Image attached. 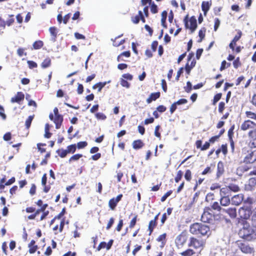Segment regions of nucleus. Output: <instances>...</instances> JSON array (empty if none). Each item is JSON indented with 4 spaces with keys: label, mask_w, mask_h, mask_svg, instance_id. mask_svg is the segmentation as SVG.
<instances>
[{
    "label": "nucleus",
    "mask_w": 256,
    "mask_h": 256,
    "mask_svg": "<svg viewBox=\"0 0 256 256\" xmlns=\"http://www.w3.org/2000/svg\"><path fill=\"white\" fill-rule=\"evenodd\" d=\"M240 236L246 240L251 241L256 240V228L252 227L245 224L238 232Z\"/></svg>",
    "instance_id": "1"
},
{
    "label": "nucleus",
    "mask_w": 256,
    "mask_h": 256,
    "mask_svg": "<svg viewBox=\"0 0 256 256\" xmlns=\"http://www.w3.org/2000/svg\"><path fill=\"white\" fill-rule=\"evenodd\" d=\"M190 232L193 234H200L202 236H208L210 228L206 224L202 223H194L192 224L190 228Z\"/></svg>",
    "instance_id": "2"
},
{
    "label": "nucleus",
    "mask_w": 256,
    "mask_h": 256,
    "mask_svg": "<svg viewBox=\"0 0 256 256\" xmlns=\"http://www.w3.org/2000/svg\"><path fill=\"white\" fill-rule=\"evenodd\" d=\"M212 212V210L210 208H205L201 216L202 221L204 222H211L212 221L214 217V214Z\"/></svg>",
    "instance_id": "3"
},
{
    "label": "nucleus",
    "mask_w": 256,
    "mask_h": 256,
    "mask_svg": "<svg viewBox=\"0 0 256 256\" xmlns=\"http://www.w3.org/2000/svg\"><path fill=\"white\" fill-rule=\"evenodd\" d=\"M243 200L244 201V202H247L249 204H251L252 202V200L250 198H248L246 200H244V196L242 194H238L232 196V198L231 202L232 204L238 206Z\"/></svg>",
    "instance_id": "4"
},
{
    "label": "nucleus",
    "mask_w": 256,
    "mask_h": 256,
    "mask_svg": "<svg viewBox=\"0 0 256 256\" xmlns=\"http://www.w3.org/2000/svg\"><path fill=\"white\" fill-rule=\"evenodd\" d=\"M251 214V209L249 206L240 208L238 210L240 216L244 219H248Z\"/></svg>",
    "instance_id": "5"
},
{
    "label": "nucleus",
    "mask_w": 256,
    "mask_h": 256,
    "mask_svg": "<svg viewBox=\"0 0 256 256\" xmlns=\"http://www.w3.org/2000/svg\"><path fill=\"white\" fill-rule=\"evenodd\" d=\"M188 18V16L187 15L184 20L185 26L186 28H190L192 30V32L194 31L197 27L196 20L194 16H192L190 20V26H189L188 22L186 20Z\"/></svg>",
    "instance_id": "6"
},
{
    "label": "nucleus",
    "mask_w": 256,
    "mask_h": 256,
    "mask_svg": "<svg viewBox=\"0 0 256 256\" xmlns=\"http://www.w3.org/2000/svg\"><path fill=\"white\" fill-rule=\"evenodd\" d=\"M204 244V242L203 240H198L194 238H190L189 246H193L196 248H202Z\"/></svg>",
    "instance_id": "7"
},
{
    "label": "nucleus",
    "mask_w": 256,
    "mask_h": 256,
    "mask_svg": "<svg viewBox=\"0 0 256 256\" xmlns=\"http://www.w3.org/2000/svg\"><path fill=\"white\" fill-rule=\"evenodd\" d=\"M256 124L252 120H246L240 126V129L244 131H246L248 130H252L254 129V126H256Z\"/></svg>",
    "instance_id": "8"
},
{
    "label": "nucleus",
    "mask_w": 256,
    "mask_h": 256,
    "mask_svg": "<svg viewBox=\"0 0 256 256\" xmlns=\"http://www.w3.org/2000/svg\"><path fill=\"white\" fill-rule=\"evenodd\" d=\"M238 248L244 254H252L254 252L253 248L250 247L247 244L240 242L238 243Z\"/></svg>",
    "instance_id": "9"
},
{
    "label": "nucleus",
    "mask_w": 256,
    "mask_h": 256,
    "mask_svg": "<svg viewBox=\"0 0 256 256\" xmlns=\"http://www.w3.org/2000/svg\"><path fill=\"white\" fill-rule=\"evenodd\" d=\"M186 236L184 234H181L176 238V244L177 246H182L186 241Z\"/></svg>",
    "instance_id": "10"
},
{
    "label": "nucleus",
    "mask_w": 256,
    "mask_h": 256,
    "mask_svg": "<svg viewBox=\"0 0 256 256\" xmlns=\"http://www.w3.org/2000/svg\"><path fill=\"white\" fill-rule=\"evenodd\" d=\"M248 154L244 157V162L245 163H253L254 161L256 155L254 154V152L248 151Z\"/></svg>",
    "instance_id": "11"
},
{
    "label": "nucleus",
    "mask_w": 256,
    "mask_h": 256,
    "mask_svg": "<svg viewBox=\"0 0 256 256\" xmlns=\"http://www.w3.org/2000/svg\"><path fill=\"white\" fill-rule=\"evenodd\" d=\"M24 96L22 92H18L17 94L11 98V102L12 103L17 102L20 103L22 100L24 99Z\"/></svg>",
    "instance_id": "12"
},
{
    "label": "nucleus",
    "mask_w": 256,
    "mask_h": 256,
    "mask_svg": "<svg viewBox=\"0 0 256 256\" xmlns=\"http://www.w3.org/2000/svg\"><path fill=\"white\" fill-rule=\"evenodd\" d=\"M222 211L228 214L231 218H234L236 216V210L235 208L222 209Z\"/></svg>",
    "instance_id": "13"
},
{
    "label": "nucleus",
    "mask_w": 256,
    "mask_h": 256,
    "mask_svg": "<svg viewBox=\"0 0 256 256\" xmlns=\"http://www.w3.org/2000/svg\"><path fill=\"white\" fill-rule=\"evenodd\" d=\"M220 197H230L231 195L230 188L228 187L222 188L220 190Z\"/></svg>",
    "instance_id": "14"
},
{
    "label": "nucleus",
    "mask_w": 256,
    "mask_h": 256,
    "mask_svg": "<svg viewBox=\"0 0 256 256\" xmlns=\"http://www.w3.org/2000/svg\"><path fill=\"white\" fill-rule=\"evenodd\" d=\"M50 32L52 36V40L55 42L58 33V29L54 26L50 27L49 28Z\"/></svg>",
    "instance_id": "15"
},
{
    "label": "nucleus",
    "mask_w": 256,
    "mask_h": 256,
    "mask_svg": "<svg viewBox=\"0 0 256 256\" xmlns=\"http://www.w3.org/2000/svg\"><path fill=\"white\" fill-rule=\"evenodd\" d=\"M224 172V164L222 162H219L217 166L216 176L219 178Z\"/></svg>",
    "instance_id": "16"
},
{
    "label": "nucleus",
    "mask_w": 256,
    "mask_h": 256,
    "mask_svg": "<svg viewBox=\"0 0 256 256\" xmlns=\"http://www.w3.org/2000/svg\"><path fill=\"white\" fill-rule=\"evenodd\" d=\"M160 96V92L152 93L148 98L146 100V102L150 104L152 100H155Z\"/></svg>",
    "instance_id": "17"
},
{
    "label": "nucleus",
    "mask_w": 256,
    "mask_h": 256,
    "mask_svg": "<svg viewBox=\"0 0 256 256\" xmlns=\"http://www.w3.org/2000/svg\"><path fill=\"white\" fill-rule=\"evenodd\" d=\"M110 82V80L104 82H98L92 86L93 89L98 88V92H100L102 89L107 84Z\"/></svg>",
    "instance_id": "18"
},
{
    "label": "nucleus",
    "mask_w": 256,
    "mask_h": 256,
    "mask_svg": "<svg viewBox=\"0 0 256 256\" xmlns=\"http://www.w3.org/2000/svg\"><path fill=\"white\" fill-rule=\"evenodd\" d=\"M63 121V117L62 116H57V117H55L54 120V122L56 124V129H58L60 128L62 124Z\"/></svg>",
    "instance_id": "19"
},
{
    "label": "nucleus",
    "mask_w": 256,
    "mask_h": 256,
    "mask_svg": "<svg viewBox=\"0 0 256 256\" xmlns=\"http://www.w3.org/2000/svg\"><path fill=\"white\" fill-rule=\"evenodd\" d=\"M144 146V144L140 140H134L132 142V148L135 150L140 149Z\"/></svg>",
    "instance_id": "20"
},
{
    "label": "nucleus",
    "mask_w": 256,
    "mask_h": 256,
    "mask_svg": "<svg viewBox=\"0 0 256 256\" xmlns=\"http://www.w3.org/2000/svg\"><path fill=\"white\" fill-rule=\"evenodd\" d=\"M230 203V197H220V204L222 206H228Z\"/></svg>",
    "instance_id": "21"
},
{
    "label": "nucleus",
    "mask_w": 256,
    "mask_h": 256,
    "mask_svg": "<svg viewBox=\"0 0 256 256\" xmlns=\"http://www.w3.org/2000/svg\"><path fill=\"white\" fill-rule=\"evenodd\" d=\"M211 4H210L208 2H203L202 4V8L206 14L208 11L209 10Z\"/></svg>",
    "instance_id": "22"
},
{
    "label": "nucleus",
    "mask_w": 256,
    "mask_h": 256,
    "mask_svg": "<svg viewBox=\"0 0 256 256\" xmlns=\"http://www.w3.org/2000/svg\"><path fill=\"white\" fill-rule=\"evenodd\" d=\"M166 18H167V12L166 10H164L162 13V20H161L162 25L164 28L166 27Z\"/></svg>",
    "instance_id": "23"
},
{
    "label": "nucleus",
    "mask_w": 256,
    "mask_h": 256,
    "mask_svg": "<svg viewBox=\"0 0 256 256\" xmlns=\"http://www.w3.org/2000/svg\"><path fill=\"white\" fill-rule=\"evenodd\" d=\"M51 64V60L49 58H46L41 64L42 68H45L49 67Z\"/></svg>",
    "instance_id": "24"
},
{
    "label": "nucleus",
    "mask_w": 256,
    "mask_h": 256,
    "mask_svg": "<svg viewBox=\"0 0 256 256\" xmlns=\"http://www.w3.org/2000/svg\"><path fill=\"white\" fill-rule=\"evenodd\" d=\"M254 128L252 130H250L248 133V137L252 140L256 139V124Z\"/></svg>",
    "instance_id": "25"
},
{
    "label": "nucleus",
    "mask_w": 256,
    "mask_h": 256,
    "mask_svg": "<svg viewBox=\"0 0 256 256\" xmlns=\"http://www.w3.org/2000/svg\"><path fill=\"white\" fill-rule=\"evenodd\" d=\"M156 225V222L154 220H151L148 224V230L150 231L149 234H151L154 228Z\"/></svg>",
    "instance_id": "26"
},
{
    "label": "nucleus",
    "mask_w": 256,
    "mask_h": 256,
    "mask_svg": "<svg viewBox=\"0 0 256 256\" xmlns=\"http://www.w3.org/2000/svg\"><path fill=\"white\" fill-rule=\"evenodd\" d=\"M43 46V42L41 40L35 42L33 44V48L35 50L40 48Z\"/></svg>",
    "instance_id": "27"
},
{
    "label": "nucleus",
    "mask_w": 256,
    "mask_h": 256,
    "mask_svg": "<svg viewBox=\"0 0 256 256\" xmlns=\"http://www.w3.org/2000/svg\"><path fill=\"white\" fill-rule=\"evenodd\" d=\"M118 203V202L116 201V200L114 199V198H113L110 200V201L108 202V205H109V206L110 207V208L112 210H114Z\"/></svg>",
    "instance_id": "28"
},
{
    "label": "nucleus",
    "mask_w": 256,
    "mask_h": 256,
    "mask_svg": "<svg viewBox=\"0 0 256 256\" xmlns=\"http://www.w3.org/2000/svg\"><path fill=\"white\" fill-rule=\"evenodd\" d=\"M228 188H230V192L231 191L238 192L240 190L239 186L235 184H230L228 186Z\"/></svg>",
    "instance_id": "29"
},
{
    "label": "nucleus",
    "mask_w": 256,
    "mask_h": 256,
    "mask_svg": "<svg viewBox=\"0 0 256 256\" xmlns=\"http://www.w3.org/2000/svg\"><path fill=\"white\" fill-rule=\"evenodd\" d=\"M130 53L129 51H126L122 52L120 55H119L117 58V60L118 61L123 60L122 58L123 56H124L126 58H128L130 56Z\"/></svg>",
    "instance_id": "30"
},
{
    "label": "nucleus",
    "mask_w": 256,
    "mask_h": 256,
    "mask_svg": "<svg viewBox=\"0 0 256 256\" xmlns=\"http://www.w3.org/2000/svg\"><path fill=\"white\" fill-rule=\"evenodd\" d=\"M195 252L192 249H188L187 250L180 253L182 256H191Z\"/></svg>",
    "instance_id": "31"
},
{
    "label": "nucleus",
    "mask_w": 256,
    "mask_h": 256,
    "mask_svg": "<svg viewBox=\"0 0 256 256\" xmlns=\"http://www.w3.org/2000/svg\"><path fill=\"white\" fill-rule=\"evenodd\" d=\"M56 152H58V155L61 158H64L66 156V154H68V152H67L66 150H63V149L58 150L56 151Z\"/></svg>",
    "instance_id": "32"
},
{
    "label": "nucleus",
    "mask_w": 256,
    "mask_h": 256,
    "mask_svg": "<svg viewBox=\"0 0 256 256\" xmlns=\"http://www.w3.org/2000/svg\"><path fill=\"white\" fill-rule=\"evenodd\" d=\"M212 208L214 210H216L218 211L222 210L223 208H222L220 205L218 203V202H214L212 205Z\"/></svg>",
    "instance_id": "33"
},
{
    "label": "nucleus",
    "mask_w": 256,
    "mask_h": 256,
    "mask_svg": "<svg viewBox=\"0 0 256 256\" xmlns=\"http://www.w3.org/2000/svg\"><path fill=\"white\" fill-rule=\"evenodd\" d=\"M95 116L96 118L98 120H105L106 118V116L102 112H98Z\"/></svg>",
    "instance_id": "34"
},
{
    "label": "nucleus",
    "mask_w": 256,
    "mask_h": 256,
    "mask_svg": "<svg viewBox=\"0 0 256 256\" xmlns=\"http://www.w3.org/2000/svg\"><path fill=\"white\" fill-rule=\"evenodd\" d=\"M67 152L68 153H74L76 150V146L75 144L68 146L67 147Z\"/></svg>",
    "instance_id": "35"
},
{
    "label": "nucleus",
    "mask_w": 256,
    "mask_h": 256,
    "mask_svg": "<svg viewBox=\"0 0 256 256\" xmlns=\"http://www.w3.org/2000/svg\"><path fill=\"white\" fill-rule=\"evenodd\" d=\"M205 32H206L205 28H204L203 29L200 30L199 31L198 36L200 38V40H198V42H201L202 41V39L204 38Z\"/></svg>",
    "instance_id": "36"
},
{
    "label": "nucleus",
    "mask_w": 256,
    "mask_h": 256,
    "mask_svg": "<svg viewBox=\"0 0 256 256\" xmlns=\"http://www.w3.org/2000/svg\"><path fill=\"white\" fill-rule=\"evenodd\" d=\"M34 118L33 116H30L28 117V118L26 119V126L27 128H28L31 124Z\"/></svg>",
    "instance_id": "37"
},
{
    "label": "nucleus",
    "mask_w": 256,
    "mask_h": 256,
    "mask_svg": "<svg viewBox=\"0 0 256 256\" xmlns=\"http://www.w3.org/2000/svg\"><path fill=\"white\" fill-rule=\"evenodd\" d=\"M120 84L122 86L125 87L127 88H128L130 87V84L124 78H121L120 80Z\"/></svg>",
    "instance_id": "38"
},
{
    "label": "nucleus",
    "mask_w": 256,
    "mask_h": 256,
    "mask_svg": "<svg viewBox=\"0 0 256 256\" xmlns=\"http://www.w3.org/2000/svg\"><path fill=\"white\" fill-rule=\"evenodd\" d=\"M248 168H246L244 166H240L236 170V174L239 176H242V172H246Z\"/></svg>",
    "instance_id": "39"
},
{
    "label": "nucleus",
    "mask_w": 256,
    "mask_h": 256,
    "mask_svg": "<svg viewBox=\"0 0 256 256\" xmlns=\"http://www.w3.org/2000/svg\"><path fill=\"white\" fill-rule=\"evenodd\" d=\"M246 114L248 118L256 120V114L250 111H248L246 112Z\"/></svg>",
    "instance_id": "40"
},
{
    "label": "nucleus",
    "mask_w": 256,
    "mask_h": 256,
    "mask_svg": "<svg viewBox=\"0 0 256 256\" xmlns=\"http://www.w3.org/2000/svg\"><path fill=\"white\" fill-rule=\"evenodd\" d=\"M182 170H180L178 172L175 178V182H178L179 181L181 180L182 177Z\"/></svg>",
    "instance_id": "41"
},
{
    "label": "nucleus",
    "mask_w": 256,
    "mask_h": 256,
    "mask_svg": "<svg viewBox=\"0 0 256 256\" xmlns=\"http://www.w3.org/2000/svg\"><path fill=\"white\" fill-rule=\"evenodd\" d=\"M222 97V94L218 93L216 94L214 96V100H213V102L212 104L214 105H215L216 103Z\"/></svg>",
    "instance_id": "42"
},
{
    "label": "nucleus",
    "mask_w": 256,
    "mask_h": 256,
    "mask_svg": "<svg viewBox=\"0 0 256 256\" xmlns=\"http://www.w3.org/2000/svg\"><path fill=\"white\" fill-rule=\"evenodd\" d=\"M82 154H76L72 156L69 160V162H70L73 160H79L80 158L82 157Z\"/></svg>",
    "instance_id": "43"
},
{
    "label": "nucleus",
    "mask_w": 256,
    "mask_h": 256,
    "mask_svg": "<svg viewBox=\"0 0 256 256\" xmlns=\"http://www.w3.org/2000/svg\"><path fill=\"white\" fill-rule=\"evenodd\" d=\"M184 178L188 181L190 180L192 178V173L190 170H186L184 174Z\"/></svg>",
    "instance_id": "44"
},
{
    "label": "nucleus",
    "mask_w": 256,
    "mask_h": 256,
    "mask_svg": "<svg viewBox=\"0 0 256 256\" xmlns=\"http://www.w3.org/2000/svg\"><path fill=\"white\" fill-rule=\"evenodd\" d=\"M150 11L153 14L158 12L157 6L154 2L151 4Z\"/></svg>",
    "instance_id": "45"
},
{
    "label": "nucleus",
    "mask_w": 256,
    "mask_h": 256,
    "mask_svg": "<svg viewBox=\"0 0 256 256\" xmlns=\"http://www.w3.org/2000/svg\"><path fill=\"white\" fill-rule=\"evenodd\" d=\"M27 62L29 68L31 69L34 68H36L38 66L36 63L34 61L28 60Z\"/></svg>",
    "instance_id": "46"
},
{
    "label": "nucleus",
    "mask_w": 256,
    "mask_h": 256,
    "mask_svg": "<svg viewBox=\"0 0 256 256\" xmlns=\"http://www.w3.org/2000/svg\"><path fill=\"white\" fill-rule=\"evenodd\" d=\"M172 193V190H169L166 192L161 198V201L162 202H164L168 197Z\"/></svg>",
    "instance_id": "47"
},
{
    "label": "nucleus",
    "mask_w": 256,
    "mask_h": 256,
    "mask_svg": "<svg viewBox=\"0 0 256 256\" xmlns=\"http://www.w3.org/2000/svg\"><path fill=\"white\" fill-rule=\"evenodd\" d=\"M220 25V20L218 18H214V30L216 32Z\"/></svg>",
    "instance_id": "48"
},
{
    "label": "nucleus",
    "mask_w": 256,
    "mask_h": 256,
    "mask_svg": "<svg viewBox=\"0 0 256 256\" xmlns=\"http://www.w3.org/2000/svg\"><path fill=\"white\" fill-rule=\"evenodd\" d=\"M185 91L187 92H190L192 89V85L190 82H188L186 86L184 88Z\"/></svg>",
    "instance_id": "49"
},
{
    "label": "nucleus",
    "mask_w": 256,
    "mask_h": 256,
    "mask_svg": "<svg viewBox=\"0 0 256 256\" xmlns=\"http://www.w3.org/2000/svg\"><path fill=\"white\" fill-rule=\"evenodd\" d=\"M225 104L224 102H220L218 105V112L220 114L223 112L224 110V108Z\"/></svg>",
    "instance_id": "50"
},
{
    "label": "nucleus",
    "mask_w": 256,
    "mask_h": 256,
    "mask_svg": "<svg viewBox=\"0 0 256 256\" xmlns=\"http://www.w3.org/2000/svg\"><path fill=\"white\" fill-rule=\"evenodd\" d=\"M242 32L240 30H239L238 32V34L236 36H235L234 39L232 40L233 42H238L240 39V38L242 36Z\"/></svg>",
    "instance_id": "51"
},
{
    "label": "nucleus",
    "mask_w": 256,
    "mask_h": 256,
    "mask_svg": "<svg viewBox=\"0 0 256 256\" xmlns=\"http://www.w3.org/2000/svg\"><path fill=\"white\" fill-rule=\"evenodd\" d=\"M87 144L86 142H80L77 144V146L78 148H82L86 147Z\"/></svg>",
    "instance_id": "52"
},
{
    "label": "nucleus",
    "mask_w": 256,
    "mask_h": 256,
    "mask_svg": "<svg viewBox=\"0 0 256 256\" xmlns=\"http://www.w3.org/2000/svg\"><path fill=\"white\" fill-rule=\"evenodd\" d=\"M233 65H234V68H237L238 67H239L240 66V62L239 58H237L234 61Z\"/></svg>",
    "instance_id": "53"
},
{
    "label": "nucleus",
    "mask_w": 256,
    "mask_h": 256,
    "mask_svg": "<svg viewBox=\"0 0 256 256\" xmlns=\"http://www.w3.org/2000/svg\"><path fill=\"white\" fill-rule=\"evenodd\" d=\"M132 22L134 23V24H138V22H140V14H138V15H136L134 17H132Z\"/></svg>",
    "instance_id": "54"
},
{
    "label": "nucleus",
    "mask_w": 256,
    "mask_h": 256,
    "mask_svg": "<svg viewBox=\"0 0 256 256\" xmlns=\"http://www.w3.org/2000/svg\"><path fill=\"white\" fill-rule=\"evenodd\" d=\"M160 128V126L158 125L156 126L155 130H154V135L160 138V134L158 132Z\"/></svg>",
    "instance_id": "55"
},
{
    "label": "nucleus",
    "mask_w": 256,
    "mask_h": 256,
    "mask_svg": "<svg viewBox=\"0 0 256 256\" xmlns=\"http://www.w3.org/2000/svg\"><path fill=\"white\" fill-rule=\"evenodd\" d=\"M175 102L177 105H180V104H185L187 103L188 100H186L185 98H182V99L179 100H178L177 102Z\"/></svg>",
    "instance_id": "56"
},
{
    "label": "nucleus",
    "mask_w": 256,
    "mask_h": 256,
    "mask_svg": "<svg viewBox=\"0 0 256 256\" xmlns=\"http://www.w3.org/2000/svg\"><path fill=\"white\" fill-rule=\"evenodd\" d=\"M122 77L124 79H126L128 80H132V76L130 74H122Z\"/></svg>",
    "instance_id": "57"
},
{
    "label": "nucleus",
    "mask_w": 256,
    "mask_h": 256,
    "mask_svg": "<svg viewBox=\"0 0 256 256\" xmlns=\"http://www.w3.org/2000/svg\"><path fill=\"white\" fill-rule=\"evenodd\" d=\"M166 238V234H163L161 235H160L157 238V240L158 242H163L165 240Z\"/></svg>",
    "instance_id": "58"
},
{
    "label": "nucleus",
    "mask_w": 256,
    "mask_h": 256,
    "mask_svg": "<svg viewBox=\"0 0 256 256\" xmlns=\"http://www.w3.org/2000/svg\"><path fill=\"white\" fill-rule=\"evenodd\" d=\"M136 218L137 216H136L130 221V228H132L136 224Z\"/></svg>",
    "instance_id": "59"
},
{
    "label": "nucleus",
    "mask_w": 256,
    "mask_h": 256,
    "mask_svg": "<svg viewBox=\"0 0 256 256\" xmlns=\"http://www.w3.org/2000/svg\"><path fill=\"white\" fill-rule=\"evenodd\" d=\"M78 93L80 94H82L83 92L84 91V86L82 84H78Z\"/></svg>",
    "instance_id": "60"
},
{
    "label": "nucleus",
    "mask_w": 256,
    "mask_h": 256,
    "mask_svg": "<svg viewBox=\"0 0 256 256\" xmlns=\"http://www.w3.org/2000/svg\"><path fill=\"white\" fill-rule=\"evenodd\" d=\"M36 186H35L34 184H32V185L31 188L30 190V194L31 195H34L36 193Z\"/></svg>",
    "instance_id": "61"
},
{
    "label": "nucleus",
    "mask_w": 256,
    "mask_h": 256,
    "mask_svg": "<svg viewBox=\"0 0 256 256\" xmlns=\"http://www.w3.org/2000/svg\"><path fill=\"white\" fill-rule=\"evenodd\" d=\"M114 218H111L107 224V226L106 228V230H109L112 227V224H114Z\"/></svg>",
    "instance_id": "62"
},
{
    "label": "nucleus",
    "mask_w": 256,
    "mask_h": 256,
    "mask_svg": "<svg viewBox=\"0 0 256 256\" xmlns=\"http://www.w3.org/2000/svg\"><path fill=\"white\" fill-rule=\"evenodd\" d=\"M249 146L251 148H256V139H252L250 142Z\"/></svg>",
    "instance_id": "63"
},
{
    "label": "nucleus",
    "mask_w": 256,
    "mask_h": 256,
    "mask_svg": "<svg viewBox=\"0 0 256 256\" xmlns=\"http://www.w3.org/2000/svg\"><path fill=\"white\" fill-rule=\"evenodd\" d=\"M3 138L6 141H8L11 138V134L10 132L6 133L3 136Z\"/></svg>",
    "instance_id": "64"
}]
</instances>
